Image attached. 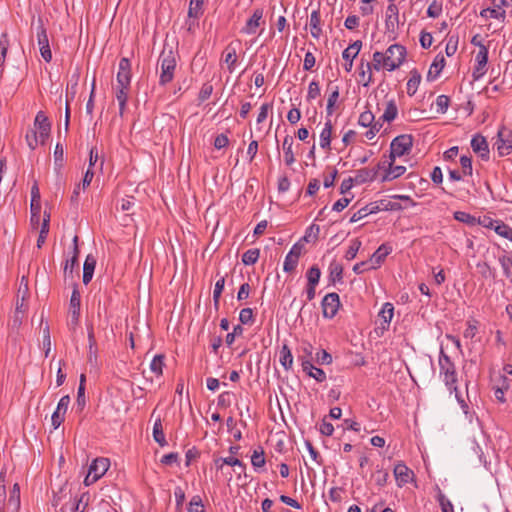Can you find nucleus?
Wrapping results in <instances>:
<instances>
[{
  "label": "nucleus",
  "mask_w": 512,
  "mask_h": 512,
  "mask_svg": "<svg viewBox=\"0 0 512 512\" xmlns=\"http://www.w3.org/2000/svg\"><path fill=\"white\" fill-rule=\"evenodd\" d=\"M34 127H35V130H38L40 132V134L50 133L51 123L43 111H39L36 114V117L34 120Z\"/></svg>",
  "instance_id": "cd10ccee"
},
{
  "label": "nucleus",
  "mask_w": 512,
  "mask_h": 512,
  "mask_svg": "<svg viewBox=\"0 0 512 512\" xmlns=\"http://www.w3.org/2000/svg\"><path fill=\"white\" fill-rule=\"evenodd\" d=\"M496 226L494 227L495 232L510 241H512V228L503 222L495 221Z\"/></svg>",
  "instance_id": "603ef678"
},
{
  "label": "nucleus",
  "mask_w": 512,
  "mask_h": 512,
  "mask_svg": "<svg viewBox=\"0 0 512 512\" xmlns=\"http://www.w3.org/2000/svg\"><path fill=\"white\" fill-rule=\"evenodd\" d=\"M313 361L319 365H328L332 362V356L326 350L322 349L316 353Z\"/></svg>",
  "instance_id": "6e6d98bb"
},
{
  "label": "nucleus",
  "mask_w": 512,
  "mask_h": 512,
  "mask_svg": "<svg viewBox=\"0 0 512 512\" xmlns=\"http://www.w3.org/2000/svg\"><path fill=\"white\" fill-rule=\"evenodd\" d=\"M374 119V114L371 111L367 110L360 114L358 124L363 127H369L374 122Z\"/></svg>",
  "instance_id": "680f3d73"
},
{
  "label": "nucleus",
  "mask_w": 512,
  "mask_h": 512,
  "mask_svg": "<svg viewBox=\"0 0 512 512\" xmlns=\"http://www.w3.org/2000/svg\"><path fill=\"white\" fill-rule=\"evenodd\" d=\"M309 377L314 378L317 382H324L326 380V373L323 369L315 367L311 370H303Z\"/></svg>",
  "instance_id": "052dcab7"
},
{
  "label": "nucleus",
  "mask_w": 512,
  "mask_h": 512,
  "mask_svg": "<svg viewBox=\"0 0 512 512\" xmlns=\"http://www.w3.org/2000/svg\"><path fill=\"white\" fill-rule=\"evenodd\" d=\"M494 145L500 157L512 153V130L501 126L497 132V139Z\"/></svg>",
  "instance_id": "6e6552de"
},
{
  "label": "nucleus",
  "mask_w": 512,
  "mask_h": 512,
  "mask_svg": "<svg viewBox=\"0 0 512 512\" xmlns=\"http://www.w3.org/2000/svg\"><path fill=\"white\" fill-rule=\"evenodd\" d=\"M78 256H79L78 236H74V238H73V256L70 259L66 260V263L64 266L65 278L73 277L74 269L75 268L77 270L79 269Z\"/></svg>",
  "instance_id": "dca6fc26"
},
{
  "label": "nucleus",
  "mask_w": 512,
  "mask_h": 512,
  "mask_svg": "<svg viewBox=\"0 0 512 512\" xmlns=\"http://www.w3.org/2000/svg\"><path fill=\"white\" fill-rule=\"evenodd\" d=\"M164 359L165 356L163 354H158L150 363L151 371L157 376H160L163 373Z\"/></svg>",
  "instance_id": "3c124183"
},
{
  "label": "nucleus",
  "mask_w": 512,
  "mask_h": 512,
  "mask_svg": "<svg viewBox=\"0 0 512 512\" xmlns=\"http://www.w3.org/2000/svg\"><path fill=\"white\" fill-rule=\"evenodd\" d=\"M110 461L108 458L99 457L93 460L89 466L90 474L94 475V479H100L108 470Z\"/></svg>",
  "instance_id": "aec40b11"
},
{
  "label": "nucleus",
  "mask_w": 512,
  "mask_h": 512,
  "mask_svg": "<svg viewBox=\"0 0 512 512\" xmlns=\"http://www.w3.org/2000/svg\"><path fill=\"white\" fill-rule=\"evenodd\" d=\"M88 342H89V351H88V361L91 363L97 360V343L94 335L93 327H88Z\"/></svg>",
  "instance_id": "f704fd0d"
},
{
  "label": "nucleus",
  "mask_w": 512,
  "mask_h": 512,
  "mask_svg": "<svg viewBox=\"0 0 512 512\" xmlns=\"http://www.w3.org/2000/svg\"><path fill=\"white\" fill-rule=\"evenodd\" d=\"M394 476L399 487L406 485L414 477V472L403 462H399L394 467Z\"/></svg>",
  "instance_id": "ddd939ff"
},
{
  "label": "nucleus",
  "mask_w": 512,
  "mask_h": 512,
  "mask_svg": "<svg viewBox=\"0 0 512 512\" xmlns=\"http://www.w3.org/2000/svg\"><path fill=\"white\" fill-rule=\"evenodd\" d=\"M36 36L42 58L49 63L52 60V52L49 46L47 29L41 17L37 19Z\"/></svg>",
  "instance_id": "423d86ee"
},
{
  "label": "nucleus",
  "mask_w": 512,
  "mask_h": 512,
  "mask_svg": "<svg viewBox=\"0 0 512 512\" xmlns=\"http://www.w3.org/2000/svg\"><path fill=\"white\" fill-rule=\"evenodd\" d=\"M7 505H8V508L12 510V512H19L21 501H20V486L18 483H15L12 486Z\"/></svg>",
  "instance_id": "c85d7f7f"
},
{
  "label": "nucleus",
  "mask_w": 512,
  "mask_h": 512,
  "mask_svg": "<svg viewBox=\"0 0 512 512\" xmlns=\"http://www.w3.org/2000/svg\"><path fill=\"white\" fill-rule=\"evenodd\" d=\"M204 0H190L188 16L190 18H199L203 14V5Z\"/></svg>",
  "instance_id": "de8ad7c7"
},
{
  "label": "nucleus",
  "mask_w": 512,
  "mask_h": 512,
  "mask_svg": "<svg viewBox=\"0 0 512 512\" xmlns=\"http://www.w3.org/2000/svg\"><path fill=\"white\" fill-rule=\"evenodd\" d=\"M437 500L439 502L442 512H454L453 504L449 499L446 498V496L441 491H439L438 493Z\"/></svg>",
  "instance_id": "4d7b16f0"
},
{
  "label": "nucleus",
  "mask_w": 512,
  "mask_h": 512,
  "mask_svg": "<svg viewBox=\"0 0 512 512\" xmlns=\"http://www.w3.org/2000/svg\"><path fill=\"white\" fill-rule=\"evenodd\" d=\"M385 59H386V54L376 51L373 54V62L366 63L367 70L370 71L373 68V69L379 71L381 69V67L385 68Z\"/></svg>",
  "instance_id": "79ce46f5"
},
{
  "label": "nucleus",
  "mask_w": 512,
  "mask_h": 512,
  "mask_svg": "<svg viewBox=\"0 0 512 512\" xmlns=\"http://www.w3.org/2000/svg\"><path fill=\"white\" fill-rule=\"evenodd\" d=\"M361 247V241L359 239H353L351 241V244L349 246V248L347 249L346 253H345V258L347 260H352L356 257L359 249Z\"/></svg>",
  "instance_id": "5fc2aeb1"
},
{
  "label": "nucleus",
  "mask_w": 512,
  "mask_h": 512,
  "mask_svg": "<svg viewBox=\"0 0 512 512\" xmlns=\"http://www.w3.org/2000/svg\"><path fill=\"white\" fill-rule=\"evenodd\" d=\"M160 65L159 85L166 86L174 79L177 67V52L172 47L164 46L158 59Z\"/></svg>",
  "instance_id": "f03ea898"
},
{
  "label": "nucleus",
  "mask_w": 512,
  "mask_h": 512,
  "mask_svg": "<svg viewBox=\"0 0 512 512\" xmlns=\"http://www.w3.org/2000/svg\"><path fill=\"white\" fill-rule=\"evenodd\" d=\"M450 104V98L446 95H439L436 99L437 111L441 114L446 113Z\"/></svg>",
  "instance_id": "e2e57ef3"
},
{
  "label": "nucleus",
  "mask_w": 512,
  "mask_h": 512,
  "mask_svg": "<svg viewBox=\"0 0 512 512\" xmlns=\"http://www.w3.org/2000/svg\"><path fill=\"white\" fill-rule=\"evenodd\" d=\"M380 210H381V206L379 205V202H371L370 204L366 205L365 207H362L357 212H355L351 216L350 222L355 223L370 214L377 213Z\"/></svg>",
  "instance_id": "4be33fe9"
},
{
  "label": "nucleus",
  "mask_w": 512,
  "mask_h": 512,
  "mask_svg": "<svg viewBox=\"0 0 512 512\" xmlns=\"http://www.w3.org/2000/svg\"><path fill=\"white\" fill-rule=\"evenodd\" d=\"M380 169H378V164L374 168H361L355 173V184L361 185L366 182H372L378 177Z\"/></svg>",
  "instance_id": "a211bd4d"
},
{
  "label": "nucleus",
  "mask_w": 512,
  "mask_h": 512,
  "mask_svg": "<svg viewBox=\"0 0 512 512\" xmlns=\"http://www.w3.org/2000/svg\"><path fill=\"white\" fill-rule=\"evenodd\" d=\"M213 92V85L210 82H205L199 92L198 99L201 102L206 101Z\"/></svg>",
  "instance_id": "69168bd1"
},
{
  "label": "nucleus",
  "mask_w": 512,
  "mask_h": 512,
  "mask_svg": "<svg viewBox=\"0 0 512 512\" xmlns=\"http://www.w3.org/2000/svg\"><path fill=\"white\" fill-rule=\"evenodd\" d=\"M385 68L393 71L399 68L405 60L406 48L400 44H393L386 50Z\"/></svg>",
  "instance_id": "39448f33"
},
{
  "label": "nucleus",
  "mask_w": 512,
  "mask_h": 512,
  "mask_svg": "<svg viewBox=\"0 0 512 512\" xmlns=\"http://www.w3.org/2000/svg\"><path fill=\"white\" fill-rule=\"evenodd\" d=\"M499 263L503 269V274L507 279L512 280V257L502 255L499 257Z\"/></svg>",
  "instance_id": "09e8293b"
},
{
  "label": "nucleus",
  "mask_w": 512,
  "mask_h": 512,
  "mask_svg": "<svg viewBox=\"0 0 512 512\" xmlns=\"http://www.w3.org/2000/svg\"><path fill=\"white\" fill-rule=\"evenodd\" d=\"M81 307V295L78 290V285L74 284L73 291L69 303V320L68 326L70 329L75 330L79 324Z\"/></svg>",
  "instance_id": "0eeeda50"
},
{
  "label": "nucleus",
  "mask_w": 512,
  "mask_h": 512,
  "mask_svg": "<svg viewBox=\"0 0 512 512\" xmlns=\"http://www.w3.org/2000/svg\"><path fill=\"white\" fill-rule=\"evenodd\" d=\"M25 138H26V142H27V145L29 146V148L31 150H34L39 143L37 131L35 129L28 130Z\"/></svg>",
  "instance_id": "0e129e2a"
},
{
  "label": "nucleus",
  "mask_w": 512,
  "mask_h": 512,
  "mask_svg": "<svg viewBox=\"0 0 512 512\" xmlns=\"http://www.w3.org/2000/svg\"><path fill=\"white\" fill-rule=\"evenodd\" d=\"M446 61L443 55L438 54L432 62L427 73V81H434L442 72L445 67Z\"/></svg>",
  "instance_id": "5701e85b"
},
{
  "label": "nucleus",
  "mask_w": 512,
  "mask_h": 512,
  "mask_svg": "<svg viewBox=\"0 0 512 512\" xmlns=\"http://www.w3.org/2000/svg\"><path fill=\"white\" fill-rule=\"evenodd\" d=\"M225 286V277L221 276L215 283L214 291H213V304L215 310L219 309L220 306V298L221 294L224 290Z\"/></svg>",
  "instance_id": "58836bf2"
},
{
  "label": "nucleus",
  "mask_w": 512,
  "mask_h": 512,
  "mask_svg": "<svg viewBox=\"0 0 512 512\" xmlns=\"http://www.w3.org/2000/svg\"><path fill=\"white\" fill-rule=\"evenodd\" d=\"M393 315L394 306L389 302L385 303L378 314V317L380 319V328L382 330H387L389 328Z\"/></svg>",
  "instance_id": "b1692460"
},
{
  "label": "nucleus",
  "mask_w": 512,
  "mask_h": 512,
  "mask_svg": "<svg viewBox=\"0 0 512 512\" xmlns=\"http://www.w3.org/2000/svg\"><path fill=\"white\" fill-rule=\"evenodd\" d=\"M399 21V10L394 2H390L386 10L385 27L387 31H394Z\"/></svg>",
  "instance_id": "412c9836"
},
{
  "label": "nucleus",
  "mask_w": 512,
  "mask_h": 512,
  "mask_svg": "<svg viewBox=\"0 0 512 512\" xmlns=\"http://www.w3.org/2000/svg\"><path fill=\"white\" fill-rule=\"evenodd\" d=\"M263 9L257 8L254 10L252 16L247 20L245 26L242 28L241 32L244 34H255L257 28L260 26L263 18Z\"/></svg>",
  "instance_id": "f3484780"
},
{
  "label": "nucleus",
  "mask_w": 512,
  "mask_h": 512,
  "mask_svg": "<svg viewBox=\"0 0 512 512\" xmlns=\"http://www.w3.org/2000/svg\"><path fill=\"white\" fill-rule=\"evenodd\" d=\"M460 165L462 168V174L464 176H471L472 175V158L471 156L462 155L460 157Z\"/></svg>",
  "instance_id": "864d4df0"
},
{
  "label": "nucleus",
  "mask_w": 512,
  "mask_h": 512,
  "mask_svg": "<svg viewBox=\"0 0 512 512\" xmlns=\"http://www.w3.org/2000/svg\"><path fill=\"white\" fill-rule=\"evenodd\" d=\"M395 161H391L390 157H386L383 155L380 161L378 162V169L383 171V175L381 177V182L392 181L396 178H399L406 172V167L402 165H394Z\"/></svg>",
  "instance_id": "20e7f679"
},
{
  "label": "nucleus",
  "mask_w": 512,
  "mask_h": 512,
  "mask_svg": "<svg viewBox=\"0 0 512 512\" xmlns=\"http://www.w3.org/2000/svg\"><path fill=\"white\" fill-rule=\"evenodd\" d=\"M321 307L324 318H334L341 307L339 295L335 292L326 294L321 301Z\"/></svg>",
  "instance_id": "1a4fd4ad"
},
{
  "label": "nucleus",
  "mask_w": 512,
  "mask_h": 512,
  "mask_svg": "<svg viewBox=\"0 0 512 512\" xmlns=\"http://www.w3.org/2000/svg\"><path fill=\"white\" fill-rule=\"evenodd\" d=\"M9 45H10V42H9L8 34L6 32H4L0 36V67H3L5 64Z\"/></svg>",
  "instance_id": "c03bdc74"
},
{
  "label": "nucleus",
  "mask_w": 512,
  "mask_h": 512,
  "mask_svg": "<svg viewBox=\"0 0 512 512\" xmlns=\"http://www.w3.org/2000/svg\"><path fill=\"white\" fill-rule=\"evenodd\" d=\"M224 62L227 64L228 70L232 73L235 69V65L237 63V51L236 48L229 44L225 50L223 51Z\"/></svg>",
  "instance_id": "c756f323"
},
{
  "label": "nucleus",
  "mask_w": 512,
  "mask_h": 512,
  "mask_svg": "<svg viewBox=\"0 0 512 512\" xmlns=\"http://www.w3.org/2000/svg\"><path fill=\"white\" fill-rule=\"evenodd\" d=\"M413 146V137L409 134H402L395 137L390 144V153L386 157H390L391 161H395L396 157L408 154Z\"/></svg>",
  "instance_id": "7ed1b4c3"
},
{
  "label": "nucleus",
  "mask_w": 512,
  "mask_h": 512,
  "mask_svg": "<svg viewBox=\"0 0 512 512\" xmlns=\"http://www.w3.org/2000/svg\"><path fill=\"white\" fill-rule=\"evenodd\" d=\"M471 147L475 153L479 154L482 160L489 159V146L484 136L481 134L474 135L471 140Z\"/></svg>",
  "instance_id": "4468645a"
},
{
  "label": "nucleus",
  "mask_w": 512,
  "mask_h": 512,
  "mask_svg": "<svg viewBox=\"0 0 512 512\" xmlns=\"http://www.w3.org/2000/svg\"><path fill=\"white\" fill-rule=\"evenodd\" d=\"M299 259L294 258L292 255L287 254L284 260L283 269L285 272H293L298 265Z\"/></svg>",
  "instance_id": "338daca9"
},
{
  "label": "nucleus",
  "mask_w": 512,
  "mask_h": 512,
  "mask_svg": "<svg viewBox=\"0 0 512 512\" xmlns=\"http://www.w3.org/2000/svg\"><path fill=\"white\" fill-rule=\"evenodd\" d=\"M188 510L189 512H205L200 496L196 495L192 497Z\"/></svg>",
  "instance_id": "774afa93"
},
{
  "label": "nucleus",
  "mask_w": 512,
  "mask_h": 512,
  "mask_svg": "<svg viewBox=\"0 0 512 512\" xmlns=\"http://www.w3.org/2000/svg\"><path fill=\"white\" fill-rule=\"evenodd\" d=\"M49 223H50V214L46 211L44 212L43 222L41 225V230L37 239V247L41 248L45 243L47 235L49 233Z\"/></svg>",
  "instance_id": "e433bc0d"
},
{
  "label": "nucleus",
  "mask_w": 512,
  "mask_h": 512,
  "mask_svg": "<svg viewBox=\"0 0 512 512\" xmlns=\"http://www.w3.org/2000/svg\"><path fill=\"white\" fill-rule=\"evenodd\" d=\"M397 115H398L397 105L395 103V100L391 99L387 102L385 111H384L383 115L381 116L380 120L386 121V122H391L397 117Z\"/></svg>",
  "instance_id": "c9c22d12"
},
{
  "label": "nucleus",
  "mask_w": 512,
  "mask_h": 512,
  "mask_svg": "<svg viewBox=\"0 0 512 512\" xmlns=\"http://www.w3.org/2000/svg\"><path fill=\"white\" fill-rule=\"evenodd\" d=\"M265 452L264 449L259 446L253 451L251 456V464L255 469L262 468L265 465Z\"/></svg>",
  "instance_id": "a19ab883"
},
{
  "label": "nucleus",
  "mask_w": 512,
  "mask_h": 512,
  "mask_svg": "<svg viewBox=\"0 0 512 512\" xmlns=\"http://www.w3.org/2000/svg\"><path fill=\"white\" fill-rule=\"evenodd\" d=\"M454 219L469 226H476L477 222H479V219L464 211H456L454 213Z\"/></svg>",
  "instance_id": "37998d69"
},
{
  "label": "nucleus",
  "mask_w": 512,
  "mask_h": 512,
  "mask_svg": "<svg viewBox=\"0 0 512 512\" xmlns=\"http://www.w3.org/2000/svg\"><path fill=\"white\" fill-rule=\"evenodd\" d=\"M488 50H485V52L478 51L475 56V66L473 68L472 77L474 81L479 80L481 77H483L487 71L486 66L488 63Z\"/></svg>",
  "instance_id": "9b49d317"
},
{
  "label": "nucleus",
  "mask_w": 512,
  "mask_h": 512,
  "mask_svg": "<svg viewBox=\"0 0 512 512\" xmlns=\"http://www.w3.org/2000/svg\"><path fill=\"white\" fill-rule=\"evenodd\" d=\"M362 48V42L360 40H356L352 44H350L343 52L342 57L346 61L345 70L350 72L353 66V60L356 58L358 53Z\"/></svg>",
  "instance_id": "2eb2a0df"
},
{
  "label": "nucleus",
  "mask_w": 512,
  "mask_h": 512,
  "mask_svg": "<svg viewBox=\"0 0 512 512\" xmlns=\"http://www.w3.org/2000/svg\"><path fill=\"white\" fill-rule=\"evenodd\" d=\"M153 438L161 447L167 445L161 419L158 417L153 425Z\"/></svg>",
  "instance_id": "72a5a7b5"
},
{
  "label": "nucleus",
  "mask_w": 512,
  "mask_h": 512,
  "mask_svg": "<svg viewBox=\"0 0 512 512\" xmlns=\"http://www.w3.org/2000/svg\"><path fill=\"white\" fill-rule=\"evenodd\" d=\"M329 275H328V281L329 284L334 285L337 282L343 281V266L341 263L337 262L336 260H333L329 265Z\"/></svg>",
  "instance_id": "393cba45"
},
{
  "label": "nucleus",
  "mask_w": 512,
  "mask_h": 512,
  "mask_svg": "<svg viewBox=\"0 0 512 512\" xmlns=\"http://www.w3.org/2000/svg\"><path fill=\"white\" fill-rule=\"evenodd\" d=\"M217 469H222L224 465H229L232 467L241 468V471L244 472V476L246 477V465L241 460L235 457H219L214 460Z\"/></svg>",
  "instance_id": "a878e982"
},
{
  "label": "nucleus",
  "mask_w": 512,
  "mask_h": 512,
  "mask_svg": "<svg viewBox=\"0 0 512 512\" xmlns=\"http://www.w3.org/2000/svg\"><path fill=\"white\" fill-rule=\"evenodd\" d=\"M476 268L480 275L485 278H492L495 279L496 277V270L495 268H492L487 262H479L476 264Z\"/></svg>",
  "instance_id": "49530a36"
},
{
  "label": "nucleus",
  "mask_w": 512,
  "mask_h": 512,
  "mask_svg": "<svg viewBox=\"0 0 512 512\" xmlns=\"http://www.w3.org/2000/svg\"><path fill=\"white\" fill-rule=\"evenodd\" d=\"M89 498L90 497L88 493H83L72 508V512H85L88 506Z\"/></svg>",
  "instance_id": "13d9d810"
},
{
  "label": "nucleus",
  "mask_w": 512,
  "mask_h": 512,
  "mask_svg": "<svg viewBox=\"0 0 512 512\" xmlns=\"http://www.w3.org/2000/svg\"><path fill=\"white\" fill-rule=\"evenodd\" d=\"M320 24H321L320 10L319 9L313 10L310 15L309 25H310V29H311V35L316 39H318L320 37V35L322 34V29H321Z\"/></svg>",
  "instance_id": "7c9ffc66"
},
{
  "label": "nucleus",
  "mask_w": 512,
  "mask_h": 512,
  "mask_svg": "<svg viewBox=\"0 0 512 512\" xmlns=\"http://www.w3.org/2000/svg\"><path fill=\"white\" fill-rule=\"evenodd\" d=\"M307 284L311 286H317L321 277V270L317 265L311 266L307 273Z\"/></svg>",
  "instance_id": "a18cd8bd"
},
{
  "label": "nucleus",
  "mask_w": 512,
  "mask_h": 512,
  "mask_svg": "<svg viewBox=\"0 0 512 512\" xmlns=\"http://www.w3.org/2000/svg\"><path fill=\"white\" fill-rule=\"evenodd\" d=\"M420 82H421V74L418 72L417 69H413L410 72V78L406 85L407 94L409 96H413L416 93Z\"/></svg>",
  "instance_id": "473e14b6"
},
{
  "label": "nucleus",
  "mask_w": 512,
  "mask_h": 512,
  "mask_svg": "<svg viewBox=\"0 0 512 512\" xmlns=\"http://www.w3.org/2000/svg\"><path fill=\"white\" fill-rule=\"evenodd\" d=\"M131 83V62L128 58L123 57L119 61V70L117 73V85L130 86Z\"/></svg>",
  "instance_id": "f8f14e48"
},
{
  "label": "nucleus",
  "mask_w": 512,
  "mask_h": 512,
  "mask_svg": "<svg viewBox=\"0 0 512 512\" xmlns=\"http://www.w3.org/2000/svg\"><path fill=\"white\" fill-rule=\"evenodd\" d=\"M480 16L482 18H494L504 21L506 17L505 10H499L495 6L493 8H485L480 11Z\"/></svg>",
  "instance_id": "ea45409f"
},
{
  "label": "nucleus",
  "mask_w": 512,
  "mask_h": 512,
  "mask_svg": "<svg viewBox=\"0 0 512 512\" xmlns=\"http://www.w3.org/2000/svg\"><path fill=\"white\" fill-rule=\"evenodd\" d=\"M439 369L440 375H443L444 383L448 387L449 391L455 393L457 401L461 405L465 414H468L469 406L465 402V400L459 395L458 387H457V372L455 368L454 362L451 358L445 353L444 349H440L439 353Z\"/></svg>",
  "instance_id": "f257e3e1"
},
{
  "label": "nucleus",
  "mask_w": 512,
  "mask_h": 512,
  "mask_svg": "<svg viewBox=\"0 0 512 512\" xmlns=\"http://www.w3.org/2000/svg\"><path fill=\"white\" fill-rule=\"evenodd\" d=\"M292 145H293V138L290 135L285 136L283 139V151H284V161L287 166H291L295 162Z\"/></svg>",
  "instance_id": "2f4dec72"
},
{
  "label": "nucleus",
  "mask_w": 512,
  "mask_h": 512,
  "mask_svg": "<svg viewBox=\"0 0 512 512\" xmlns=\"http://www.w3.org/2000/svg\"><path fill=\"white\" fill-rule=\"evenodd\" d=\"M260 256V250L257 248H252L247 250L242 255V262L244 265H253L255 264Z\"/></svg>",
  "instance_id": "8fccbe9b"
},
{
  "label": "nucleus",
  "mask_w": 512,
  "mask_h": 512,
  "mask_svg": "<svg viewBox=\"0 0 512 512\" xmlns=\"http://www.w3.org/2000/svg\"><path fill=\"white\" fill-rule=\"evenodd\" d=\"M392 252V246L384 243L380 245L377 250L372 254L370 259L368 260L374 269L380 267V265L384 262L386 257Z\"/></svg>",
  "instance_id": "6ab92c4d"
},
{
  "label": "nucleus",
  "mask_w": 512,
  "mask_h": 512,
  "mask_svg": "<svg viewBox=\"0 0 512 512\" xmlns=\"http://www.w3.org/2000/svg\"><path fill=\"white\" fill-rule=\"evenodd\" d=\"M239 321L244 324H253L254 323V314L251 308H243L239 314Z\"/></svg>",
  "instance_id": "bf43d9fd"
},
{
  "label": "nucleus",
  "mask_w": 512,
  "mask_h": 512,
  "mask_svg": "<svg viewBox=\"0 0 512 512\" xmlns=\"http://www.w3.org/2000/svg\"><path fill=\"white\" fill-rule=\"evenodd\" d=\"M333 125L331 119H327L323 130L320 133V147L325 150L331 149Z\"/></svg>",
  "instance_id": "bb28decb"
},
{
  "label": "nucleus",
  "mask_w": 512,
  "mask_h": 512,
  "mask_svg": "<svg viewBox=\"0 0 512 512\" xmlns=\"http://www.w3.org/2000/svg\"><path fill=\"white\" fill-rule=\"evenodd\" d=\"M280 363L285 370H290L293 365V355L288 345L284 344L280 350Z\"/></svg>",
  "instance_id": "4c0bfd02"
},
{
  "label": "nucleus",
  "mask_w": 512,
  "mask_h": 512,
  "mask_svg": "<svg viewBox=\"0 0 512 512\" xmlns=\"http://www.w3.org/2000/svg\"><path fill=\"white\" fill-rule=\"evenodd\" d=\"M297 358L301 363L302 370L313 369V346L308 342H303L301 348L298 350Z\"/></svg>",
  "instance_id": "9d476101"
}]
</instances>
